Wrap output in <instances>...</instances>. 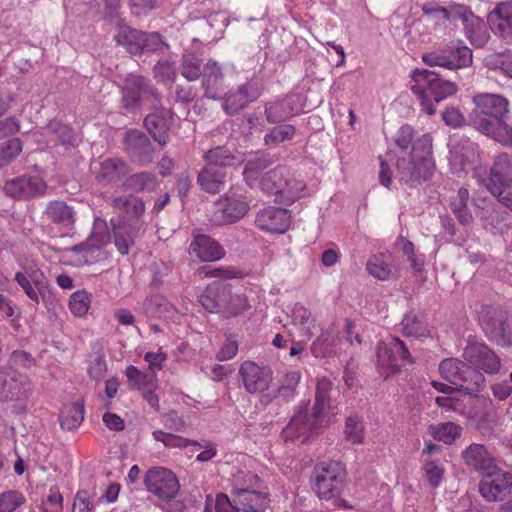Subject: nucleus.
Masks as SVG:
<instances>
[{
    "label": "nucleus",
    "instance_id": "f257e3e1",
    "mask_svg": "<svg viewBox=\"0 0 512 512\" xmlns=\"http://www.w3.org/2000/svg\"><path fill=\"white\" fill-rule=\"evenodd\" d=\"M474 107L469 115L471 125L497 142L510 138L508 128L510 101L502 94L481 92L472 97Z\"/></svg>",
    "mask_w": 512,
    "mask_h": 512
},
{
    "label": "nucleus",
    "instance_id": "f03ea898",
    "mask_svg": "<svg viewBox=\"0 0 512 512\" xmlns=\"http://www.w3.org/2000/svg\"><path fill=\"white\" fill-rule=\"evenodd\" d=\"M332 390L333 382L329 378L318 379L313 407L309 409L308 404L305 403L298 406L294 416L282 430L285 441H294L301 437L305 441L322 425L324 418L333 413L330 397Z\"/></svg>",
    "mask_w": 512,
    "mask_h": 512
},
{
    "label": "nucleus",
    "instance_id": "7ed1b4c3",
    "mask_svg": "<svg viewBox=\"0 0 512 512\" xmlns=\"http://www.w3.org/2000/svg\"><path fill=\"white\" fill-rule=\"evenodd\" d=\"M430 134L416 139L409 154L397 158L396 178L408 187H417L430 179L435 171L433 143Z\"/></svg>",
    "mask_w": 512,
    "mask_h": 512
},
{
    "label": "nucleus",
    "instance_id": "20e7f679",
    "mask_svg": "<svg viewBox=\"0 0 512 512\" xmlns=\"http://www.w3.org/2000/svg\"><path fill=\"white\" fill-rule=\"evenodd\" d=\"M411 91L417 96L422 111L428 115L436 113L435 104L457 91L454 82L441 78L434 71L416 69L412 72Z\"/></svg>",
    "mask_w": 512,
    "mask_h": 512
},
{
    "label": "nucleus",
    "instance_id": "39448f33",
    "mask_svg": "<svg viewBox=\"0 0 512 512\" xmlns=\"http://www.w3.org/2000/svg\"><path fill=\"white\" fill-rule=\"evenodd\" d=\"M260 190L275 197V202L290 205L302 196L306 184L297 179L285 166L264 173L258 182Z\"/></svg>",
    "mask_w": 512,
    "mask_h": 512
},
{
    "label": "nucleus",
    "instance_id": "423d86ee",
    "mask_svg": "<svg viewBox=\"0 0 512 512\" xmlns=\"http://www.w3.org/2000/svg\"><path fill=\"white\" fill-rule=\"evenodd\" d=\"M346 485V469L340 462H324L313 472L312 489L320 499L340 496Z\"/></svg>",
    "mask_w": 512,
    "mask_h": 512
},
{
    "label": "nucleus",
    "instance_id": "0eeeda50",
    "mask_svg": "<svg viewBox=\"0 0 512 512\" xmlns=\"http://www.w3.org/2000/svg\"><path fill=\"white\" fill-rule=\"evenodd\" d=\"M121 108L126 113L135 112L142 103L156 107L161 101L160 94L150 80L141 75H129L121 87Z\"/></svg>",
    "mask_w": 512,
    "mask_h": 512
},
{
    "label": "nucleus",
    "instance_id": "6e6552de",
    "mask_svg": "<svg viewBox=\"0 0 512 512\" xmlns=\"http://www.w3.org/2000/svg\"><path fill=\"white\" fill-rule=\"evenodd\" d=\"M441 376L450 384L459 386L466 393H477L484 389L486 379L482 373L468 367L466 361L446 358L439 365Z\"/></svg>",
    "mask_w": 512,
    "mask_h": 512
},
{
    "label": "nucleus",
    "instance_id": "1a4fd4ad",
    "mask_svg": "<svg viewBox=\"0 0 512 512\" xmlns=\"http://www.w3.org/2000/svg\"><path fill=\"white\" fill-rule=\"evenodd\" d=\"M249 209L250 204L244 196L229 191L215 201L209 221L214 226L234 224L243 219Z\"/></svg>",
    "mask_w": 512,
    "mask_h": 512
},
{
    "label": "nucleus",
    "instance_id": "9d476101",
    "mask_svg": "<svg viewBox=\"0 0 512 512\" xmlns=\"http://www.w3.org/2000/svg\"><path fill=\"white\" fill-rule=\"evenodd\" d=\"M479 323L486 337L504 347H512V323H508L504 314L493 306H482Z\"/></svg>",
    "mask_w": 512,
    "mask_h": 512
},
{
    "label": "nucleus",
    "instance_id": "9b49d317",
    "mask_svg": "<svg viewBox=\"0 0 512 512\" xmlns=\"http://www.w3.org/2000/svg\"><path fill=\"white\" fill-rule=\"evenodd\" d=\"M462 356L467 362L468 367L479 373L495 375L501 369L500 357L484 342L469 340Z\"/></svg>",
    "mask_w": 512,
    "mask_h": 512
},
{
    "label": "nucleus",
    "instance_id": "f8f14e48",
    "mask_svg": "<svg viewBox=\"0 0 512 512\" xmlns=\"http://www.w3.org/2000/svg\"><path fill=\"white\" fill-rule=\"evenodd\" d=\"M377 363L386 376L398 372L403 366L412 363V357L399 338L391 337L377 346Z\"/></svg>",
    "mask_w": 512,
    "mask_h": 512
},
{
    "label": "nucleus",
    "instance_id": "ddd939ff",
    "mask_svg": "<svg viewBox=\"0 0 512 512\" xmlns=\"http://www.w3.org/2000/svg\"><path fill=\"white\" fill-rule=\"evenodd\" d=\"M245 390L250 394H258L262 405V397L271 392L273 372L268 367H261L255 362L245 361L239 369Z\"/></svg>",
    "mask_w": 512,
    "mask_h": 512
},
{
    "label": "nucleus",
    "instance_id": "4468645a",
    "mask_svg": "<svg viewBox=\"0 0 512 512\" xmlns=\"http://www.w3.org/2000/svg\"><path fill=\"white\" fill-rule=\"evenodd\" d=\"M144 483L149 492L163 500L175 498L180 488L176 475L164 467L149 469L146 472Z\"/></svg>",
    "mask_w": 512,
    "mask_h": 512
},
{
    "label": "nucleus",
    "instance_id": "2eb2a0df",
    "mask_svg": "<svg viewBox=\"0 0 512 512\" xmlns=\"http://www.w3.org/2000/svg\"><path fill=\"white\" fill-rule=\"evenodd\" d=\"M479 483V492L487 501H501L512 491V473L502 470L498 465L494 471L483 474Z\"/></svg>",
    "mask_w": 512,
    "mask_h": 512
},
{
    "label": "nucleus",
    "instance_id": "dca6fc26",
    "mask_svg": "<svg viewBox=\"0 0 512 512\" xmlns=\"http://www.w3.org/2000/svg\"><path fill=\"white\" fill-rule=\"evenodd\" d=\"M46 182L38 175H21L6 181L4 191L15 199H30L46 191Z\"/></svg>",
    "mask_w": 512,
    "mask_h": 512
},
{
    "label": "nucleus",
    "instance_id": "f3484780",
    "mask_svg": "<svg viewBox=\"0 0 512 512\" xmlns=\"http://www.w3.org/2000/svg\"><path fill=\"white\" fill-rule=\"evenodd\" d=\"M488 22L497 38L512 44V0L497 3L489 12Z\"/></svg>",
    "mask_w": 512,
    "mask_h": 512
},
{
    "label": "nucleus",
    "instance_id": "a211bd4d",
    "mask_svg": "<svg viewBox=\"0 0 512 512\" xmlns=\"http://www.w3.org/2000/svg\"><path fill=\"white\" fill-rule=\"evenodd\" d=\"M111 204L114 209L124 212L127 217L121 222L129 224V228L134 232H140L143 228L141 217L145 212L143 200L135 196H120L112 199Z\"/></svg>",
    "mask_w": 512,
    "mask_h": 512
},
{
    "label": "nucleus",
    "instance_id": "6ab92c4d",
    "mask_svg": "<svg viewBox=\"0 0 512 512\" xmlns=\"http://www.w3.org/2000/svg\"><path fill=\"white\" fill-rule=\"evenodd\" d=\"M155 110L144 119V125L154 140L161 146L168 142V132L172 123V112L170 109L161 107V103L153 107Z\"/></svg>",
    "mask_w": 512,
    "mask_h": 512
},
{
    "label": "nucleus",
    "instance_id": "aec40b11",
    "mask_svg": "<svg viewBox=\"0 0 512 512\" xmlns=\"http://www.w3.org/2000/svg\"><path fill=\"white\" fill-rule=\"evenodd\" d=\"M124 144L127 153L141 165H147L154 160V150L150 139L141 131L126 132Z\"/></svg>",
    "mask_w": 512,
    "mask_h": 512
},
{
    "label": "nucleus",
    "instance_id": "412c9836",
    "mask_svg": "<svg viewBox=\"0 0 512 512\" xmlns=\"http://www.w3.org/2000/svg\"><path fill=\"white\" fill-rule=\"evenodd\" d=\"M512 185V156L507 153L497 155L490 168L487 188L491 193Z\"/></svg>",
    "mask_w": 512,
    "mask_h": 512
},
{
    "label": "nucleus",
    "instance_id": "4be33fe9",
    "mask_svg": "<svg viewBox=\"0 0 512 512\" xmlns=\"http://www.w3.org/2000/svg\"><path fill=\"white\" fill-rule=\"evenodd\" d=\"M230 286V284L214 281L198 296V302L208 312L222 315L225 301L229 297Z\"/></svg>",
    "mask_w": 512,
    "mask_h": 512
},
{
    "label": "nucleus",
    "instance_id": "5701e85b",
    "mask_svg": "<svg viewBox=\"0 0 512 512\" xmlns=\"http://www.w3.org/2000/svg\"><path fill=\"white\" fill-rule=\"evenodd\" d=\"M255 222L257 227L262 230L284 233L289 228L290 216L286 209L268 207L257 214Z\"/></svg>",
    "mask_w": 512,
    "mask_h": 512
},
{
    "label": "nucleus",
    "instance_id": "b1692460",
    "mask_svg": "<svg viewBox=\"0 0 512 512\" xmlns=\"http://www.w3.org/2000/svg\"><path fill=\"white\" fill-rule=\"evenodd\" d=\"M462 458L471 469L485 474L498 465L493 455L481 444L473 443L462 452Z\"/></svg>",
    "mask_w": 512,
    "mask_h": 512
},
{
    "label": "nucleus",
    "instance_id": "393cba45",
    "mask_svg": "<svg viewBox=\"0 0 512 512\" xmlns=\"http://www.w3.org/2000/svg\"><path fill=\"white\" fill-rule=\"evenodd\" d=\"M189 252L205 262L217 261L224 256L222 246L216 240L204 234L194 236L190 243Z\"/></svg>",
    "mask_w": 512,
    "mask_h": 512
},
{
    "label": "nucleus",
    "instance_id": "a878e982",
    "mask_svg": "<svg viewBox=\"0 0 512 512\" xmlns=\"http://www.w3.org/2000/svg\"><path fill=\"white\" fill-rule=\"evenodd\" d=\"M301 381V374L299 371H290L286 373L280 380L278 387L271 389L262 397V405L268 406L277 397H282L285 402L293 400L296 396V389Z\"/></svg>",
    "mask_w": 512,
    "mask_h": 512
},
{
    "label": "nucleus",
    "instance_id": "bb28decb",
    "mask_svg": "<svg viewBox=\"0 0 512 512\" xmlns=\"http://www.w3.org/2000/svg\"><path fill=\"white\" fill-rule=\"evenodd\" d=\"M231 501L242 512H266L270 503L269 493L262 489L239 493Z\"/></svg>",
    "mask_w": 512,
    "mask_h": 512
},
{
    "label": "nucleus",
    "instance_id": "cd10ccee",
    "mask_svg": "<svg viewBox=\"0 0 512 512\" xmlns=\"http://www.w3.org/2000/svg\"><path fill=\"white\" fill-rule=\"evenodd\" d=\"M226 171L206 164L198 173L197 184L209 194H218L226 184Z\"/></svg>",
    "mask_w": 512,
    "mask_h": 512
},
{
    "label": "nucleus",
    "instance_id": "c85d7f7f",
    "mask_svg": "<svg viewBox=\"0 0 512 512\" xmlns=\"http://www.w3.org/2000/svg\"><path fill=\"white\" fill-rule=\"evenodd\" d=\"M223 81V73L219 64L209 59L204 66L202 87L205 91L204 96L208 99L216 100L220 97L219 90Z\"/></svg>",
    "mask_w": 512,
    "mask_h": 512
},
{
    "label": "nucleus",
    "instance_id": "c756f323",
    "mask_svg": "<svg viewBox=\"0 0 512 512\" xmlns=\"http://www.w3.org/2000/svg\"><path fill=\"white\" fill-rule=\"evenodd\" d=\"M144 313L148 317H154L163 320H173L176 315V309L162 295H152L147 297L142 305Z\"/></svg>",
    "mask_w": 512,
    "mask_h": 512
},
{
    "label": "nucleus",
    "instance_id": "7c9ffc66",
    "mask_svg": "<svg viewBox=\"0 0 512 512\" xmlns=\"http://www.w3.org/2000/svg\"><path fill=\"white\" fill-rule=\"evenodd\" d=\"M117 44L124 46L128 52L137 54L141 52L143 32L133 29L125 24H118L114 36Z\"/></svg>",
    "mask_w": 512,
    "mask_h": 512
},
{
    "label": "nucleus",
    "instance_id": "2f4dec72",
    "mask_svg": "<svg viewBox=\"0 0 512 512\" xmlns=\"http://www.w3.org/2000/svg\"><path fill=\"white\" fill-rule=\"evenodd\" d=\"M423 12V21L428 27H431L436 34L445 35L446 31L443 27L447 21L445 7L434 2H427L421 6Z\"/></svg>",
    "mask_w": 512,
    "mask_h": 512
},
{
    "label": "nucleus",
    "instance_id": "473e14b6",
    "mask_svg": "<svg viewBox=\"0 0 512 512\" xmlns=\"http://www.w3.org/2000/svg\"><path fill=\"white\" fill-rule=\"evenodd\" d=\"M465 36L473 46L482 47L487 43L488 34L485 22L473 12L463 23Z\"/></svg>",
    "mask_w": 512,
    "mask_h": 512
},
{
    "label": "nucleus",
    "instance_id": "72a5a7b5",
    "mask_svg": "<svg viewBox=\"0 0 512 512\" xmlns=\"http://www.w3.org/2000/svg\"><path fill=\"white\" fill-rule=\"evenodd\" d=\"M45 214L47 218L62 227H71L74 224V211L63 201H51L47 204Z\"/></svg>",
    "mask_w": 512,
    "mask_h": 512
},
{
    "label": "nucleus",
    "instance_id": "f704fd0d",
    "mask_svg": "<svg viewBox=\"0 0 512 512\" xmlns=\"http://www.w3.org/2000/svg\"><path fill=\"white\" fill-rule=\"evenodd\" d=\"M112 232L114 235V244L118 252L122 255H127L130 248L135 243V238L140 232H134L129 228V224L126 222H119L116 224L114 220H111Z\"/></svg>",
    "mask_w": 512,
    "mask_h": 512
},
{
    "label": "nucleus",
    "instance_id": "c9c22d12",
    "mask_svg": "<svg viewBox=\"0 0 512 512\" xmlns=\"http://www.w3.org/2000/svg\"><path fill=\"white\" fill-rule=\"evenodd\" d=\"M159 185L155 174L147 171L132 174L124 181L127 190L135 193H145L154 191Z\"/></svg>",
    "mask_w": 512,
    "mask_h": 512
},
{
    "label": "nucleus",
    "instance_id": "e433bc0d",
    "mask_svg": "<svg viewBox=\"0 0 512 512\" xmlns=\"http://www.w3.org/2000/svg\"><path fill=\"white\" fill-rule=\"evenodd\" d=\"M292 322L299 328L300 336L310 340L317 328L311 312L302 305H295L292 310Z\"/></svg>",
    "mask_w": 512,
    "mask_h": 512
},
{
    "label": "nucleus",
    "instance_id": "4c0bfd02",
    "mask_svg": "<svg viewBox=\"0 0 512 512\" xmlns=\"http://www.w3.org/2000/svg\"><path fill=\"white\" fill-rule=\"evenodd\" d=\"M206 164L225 169L239 163L238 157L224 146H217L206 151L203 155Z\"/></svg>",
    "mask_w": 512,
    "mask_h": 512
},
{
    "label": "nucleus",
    "instance_id": "58836bf2",
    "mask_svg": "<svg viewBox=\"0 0 512 512\" xmlns=\"http://www.w3.org/2000/svg\"><path fill=\"white\" fill-rule=\"evenodd\" d=\"M469 199L470 194L465 187H461L457 194L451 197V211L462 225H469L473 221L472 213L468 207Z\"/></svg>",
    "mask_w": 512,
    "mask_h": 512
},
{
    "label": "nucleus",
    "instance_id": "ea45409f",
    "mask_svg": "<svg viewBox=\"0 0 512 512\" xmlns=\"http://www.w3.org/2000/svg\"><path fill=\"white\" fill-rule=\"evenodd\" d=\"M272 163L273 159L264 154L249 159L243 170V177L246 184L251 188L255 187L259 182L260 173L271 166Z\"/></svg>",
    "mask_w": 512,
    "mask_h": 512
},
{
    "label": "nucleus",
    "instance_id": "a19ab883",
    "mask_svg": "<svg viewBox=\"0 0 512 512\" xmlns=\"http://www.w3.org/2000/svg\"><path fill=\"white\" fill-rule=\"evenodd\" d=\"M31 392L32 383L30 379L24 374L13 372L8 379L7 393L4 396V400H17L28 396Z\"/></svg>",
    "mask_w": 512,
    "mask_h": 512
},
{
    "label": "nucleus",
    "instance_id": "79ce46f5",
    "mask_svg": "<svg viewBox=\"0 0 512 512\" xmlns=\"http://www.w3.org/2000/svg\"><path fill=\"white\" fill-rule=\"evenodd\" d=\"M232 487V496L234 497V495H238L239 493L262 489V481L254 472L239 470L232 476Z\"/></svg>",
    "mask_w": 512,
    "mask_h": 512
},
{
    "label": "nucleus",
    "instance_id": "37998d69",
    "mask_svg": "<svg viewBox=\"0 0 512 512\" xmlns=\"http://www.w3.org/2000/svg\"><path fill=\"white\" fill-rule=\"evenodd\" d=\"M84 420V405L75 402L63 408L60 414V425L63 429H76Z\"/></svg>",
    "mask_w": 512,
    "mask_h": 512
},
{
    "label": "nucleus",
    "instance_id": "c03bdc74",
    "mask_svg": "<svg viewBox=\"0 0 512 512\" xmlns=\"http://www.w3.org/2000/svg\"><path fill=\"white\" fill-rule=\"evenodd\" d=\"M462 428L453 422H444L429 426V433L437 440L446 444H452L460 437Z\"/></svg>",
    "mask_w": 512,
    "mask_h": 512
},
{
    "label": "nucleus",
    "instance_id": "a18cd8bd",
    "mask_svg": "<svg viewBox=\"0 0 512 512\" xmlns=\"http://www.w3.org/2000/svg\"><path fill=\"white\" fill-rule=\"evenodd\" d=\"M367 272L378 280H387L391 275L389 257L384 254L371 256L366 264Z\"/></svg>",
    "mask_w": 512,
    "mask_h": 512
},
{
    "label": "nucleus",
    "instance_id": "49530a36",
    "mask_svg": "<svg viewBox=\"0 0 512 512\" xmlns=\"http://www.w3.org/2000/svg\"><path fill=\"white\" fill-rule=\"evenodd\" d=\"M449 69H461L469 67L473 62L472 50L467 46H447Z\"/></svg>",
    "mask_w": 512,
    "mask_h": 512
},
{
    "label": "nucleus",
    "instance_id": "de8ad7c7",
    "mask_svg": "<svg viewBox=\"0 0 512 512\" xmlns=\"http://www.w3.org/2000/svg\"><path fill=\"white\" fill-rule=\"evenodd\" d=\"M225 302L222 312V316L225 318L238 316L249 308L247 297L241 293H232L231 288L229 289V297H227Z\"/></svg>",
    "mask_w": 512,
    "mask_h": 512
},
{
    "label": "nucleus",
    "instance_id": "09e8293b",
    "mask_svg": "<svg viewBox=\"0 0 512 512\" xmlns=\"http://www.w3.org/2000/svg\"><path fill=\"white\" fill-rule=\"evenodd\" d=\"M249 104L239 87L231 90L223 98V108L228 115H234Z\"/></svg>",
    "mask_w": 512,
    "mask_h": 512
},
{
    "label": "nucleus",
    "instance_id": "8fccbe9b",
    "mask_svg": "<svg viewBox=\"0 0 512 512\" xmlns=\"http://www.w3.org/2000/svg\"><path fill=\"white\" fill-rule=\"evenodd\" d=\"M295 131V127L290 124L276 126L264 136V142L268 146L278 145L286 140H290L294 136Z\"/></svg>",
    "mask_w": 512,
    "mask_h": 512
},
{
    "label": "nucleus",
    "instance_id": "3c124183",
    "mask_svg": "<svg viewBox=\"0 0 512 512\" xmlns=\"http://www.w3.org/2000/svg\"><path fill=\"white\" fill-rule=\"evenodd\" d=\"M26 502L24 495L16 490L0 493V512H14Z\"/></svg>",
    "mask_w": 512,
    "mask_h": 512
},
{
    "label": "nucleus",
    "instance_id": "603ef678",
    "mask_svg": "<svg viewBox=\"0 0 512 512\" xmlns=\"http://www.w3.org/2000/svg\"><path fill=\"white\" fill-rule=\"evenodd\" d=\"M124 168V163L120 160L105 159L97 173L99 180L112 181L119 178Z\"/></svg>",
    "mask_w": 512,
    "mask_h": 512
},
{
    "label": "nucleus",
    "instance_id": "864d4df0",
    "mask_svg": "<svg viewBox=\"0 0 512 512\" xmlns=\"http://www.w3.org/2000/svg\"><path fill=\"white\" fill-rule=\"evenodd\" d=\"M265 116L269 123H279L290 118L289 111H287L281 99L270 101L265 104Z\"/></svg>",
    "mask_w": 512,
    "mask_h": 512
},
{
    "label": "nucleus",
    "instance_id": "5fc2aeb1",
    "mask_svg": "<svg viewBox=\"0 0 512 512\" xmlns=\"http://www.w3.org/2000/svg\"><path fill=\"white\" fill-rule=\"evenodd\" d=\"M22 152V142L19 138L8 140L4 146L0 147V168L8 165Z\"/></svg>",
    "mask_w": 512,
    "mask_h": 512
},
{
    "label": "nucleus",
    "instance_id": "6e6d98bb",
    "mask_svg": "<svg viewBox=\"0 0 512 512\" xmlns=\"http://www.w3.org/2000/svg\"><path fill=\"white\" fill-rule=\"evenodd\" d=\"M345 435L353 444H361L364 441V427L358 416H350L346 420Z\"/></svg>",
    "mask_w": 512,
    "mask_h": 512
},
{
    "label": "nucleus",
    "instance_id": "4d7b16f0",
    "mask_svg": "<svg viewBox=\"0 0 512 512\" xmlns=\"http://www.w3.org/2000/svg\"><path fill=\"white\" fill-rule=\"evenodd\" d=\"M401 325L406 336L420 338L428 335L427 328L415 315H406Z\"/></svg>",
    "mask_w": 512,
    "mask_h": 512
},
{
    "label": "nucleus",
    "instance_id": "13d9d810",
    "mask_svg": "<svg viewBox=\"0 0 512 512\" xmlns=\"http://www.w3.org/2000/svg\"><path fill=\"white\" fill-rule=\"evenodd\" d=\"M153 438L158 442H162L164 446L168 448H183L190 444H196L195 441L188 440L186 438L177 436L172 433H167L162 430L154 431Z\"/></svg>",
    "mask_w": 512,
    "mask_h": 512
},
{
    "label": "nucleus",
    "instance_id": "bf43d9fd",
    "mask_svg": "<svg viewBox=\"0 0 512 512\" xmlns=\"http://www.w3.org/2000/svg\"><path fill=\"white\" fill-rule=\"evenodd\" d=\"M90 296L84 291H76L70 296L69 307L76 316H83L87 313L90 306Z\"/></svg>",
    "mask_w": 512,
    "mask_h": 512
},
{
    "label": "nucleus",
    "instance_id": "052dcab7",
    "mask_svg": "<svg viewBox=\"0 0 512 512\" xmlns=\"http://www.w3.org/2000/svg\"><path fill=\"white\" fill-rule=\"evenodd\" d=\"M181 74L188 81L197 80L201 75V62L193 55L183 57Z\"/></svg>",
    "mask_w": 512,
    "mask_h": 512
},
{
    "label": "nucleus",
    "instance_id": "680f3d73",
    "mask_svg": "<svg viewBox=\"0 0 512 512\" xmlns=\"http://www.w3.org/2000/svg\"><path fill=\"white\" fill-rule=\"evenodd\" d=\"M95 493L88 490H79L73 501L72 512H91L94 507Z\"/></svg>",
    "mask_w": 512,
    "mask_h": 512
},
{
    "label": "nucleus",
    "instance_id": "e2e57ef3",
    "mask_svg": "<svg viewBox=\"0 0 512 512\" xmlns=\"http://www.w3.org/2000/svg\"><path fill=\"white\" fill-rule=\"evenodd\" d=\"M423 470L429 484L434 488L438 487L444 477V468L440 463L435 460H427L424 463Z\"/></svg>",
    "mask_w": 512,
    "mask_h": 512
},
{
    "label": "nucleus",
    "instance_id": "0e129e2a",
    "mask_svg": "<svg viewBox=\"0 0 512 512\" xmlns=\"http://www.w3.org/2000/svg\"><path fill=\"white\" fill-rule=\"evenodd\" d=\"M90 250H99L110 241V233L108 227L103 225H96L87 239Z\"/></svg>",
    "mask_w": 512,
    "mask_h": 512
},
{
    "label": "nucleus",
    "instance_id": "69168bd1",
    "mask_svg": "<svg viewBox=\"0 0 512 512\" xmlns=\"http://www.w3.org/2000/svg\"><path fill=\"white\" fill-rule=\"evenodd\" d=\"M483 213L480 217L482 225L487 231H494L498 225L504 220L502 213H500L495 206L490 208L482 207Z\"/></svg>",
    "mask_w": 512,
    "mask_h": 512
},
{
    "label": "nucleus",
    "instance_id": "338daca9",
    "mask_svg": "<svg viewBox=\"0 0 512 512\" xmlns=\"http://www.w3.org/2000/svg\"><path fill=\"white\" fill-rule=\"evenodd\" d=\"M422 61L428 66H439L449 69L450 62L447 56V47L440 48L422 55Z\"/></svg>",
    "mask_w": 512,
    "mask_h": 512
},
{
    "label": "nucleus",
    "instance_id": "774afa93",
    "mask_svg": "<svg viewBox=\"0 0 512 512\" xmlns=\"http://www.w3.org/2000/svg\"><path fill=\"white\" fill-rule=\"evenodd\" d=\"M41 509L43 512H62L63 497L57 487H51L46 499L42 502Z\"/></svg>",
    "mask_w": 512,
    "mask_h": 512
}]
</instances>
